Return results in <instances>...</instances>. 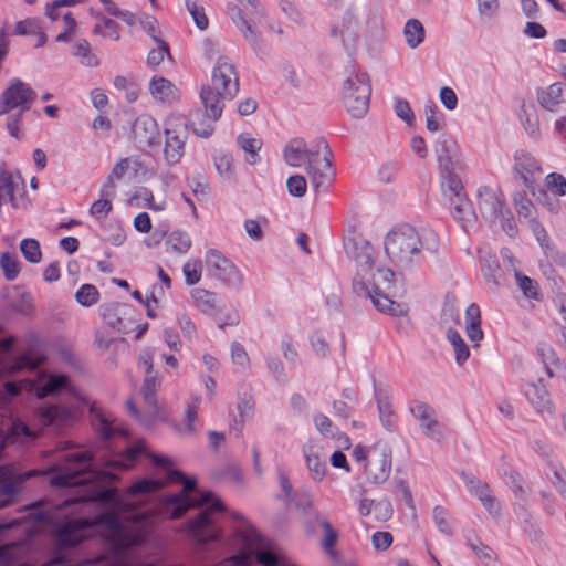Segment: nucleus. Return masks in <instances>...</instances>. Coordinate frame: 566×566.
Listing matches in <instances>:
<instances>
[{
  "mask_svg": "<svg viewBox=\"0 0 566 566\" xmlns=\"http://www.w3.org/2000/svg\"><path fill=\"white\" fill-rule=\"evenodd\" d=\"M94 502L102 506L103 512L92 520H65L53 524V514L41 509L36 504L30 507L28 517L32 520L33 526H25L27 538L21 542L0 546L1 566H30L25 559L31 551V539L39 532L51 527L56 536V541L62 546H75L91 535L93 526L101 527L103 535L112 544L116 553L143 542V534L139 524L129 522L123 517L124 513H129L135 506L126 502L116 493L115 489H99L94 485H87L76 494L69 495L57 509Z\"/></svg>",
  "mask_w": 566,
  "mask_h": 566,
  "instance_id": "f257e3e1",
  "label": "nucleus"
},
{
  "mask_svg": "<svg viewBox=\"0 0 566 566\" xmlns=\"http://www.w3.org/2000/svg\"><path fill=\"white\" fill-rule=\"evenodd\" d=\"M438 233L431 228L417 229L399 224L388 231L384 239L385 253L390 263L400 270H412L424 261L426 255L439 251Z\"/></svg>",
  "mask_w": 566,
  "mask_h": 566,
  "instance_id": "7ed1b4c3",
  "label": "nucleus"
},
{
  "mask_svg": "<svg viewBox=\"0 0 566 566\" xmlns=\"http://www.w3.org/2000/svg\"><path fill=\"white\" fill-rule=\"evenodd\" d=\"M476 203L481 217L491 226L499 222L502 229L513 237L516 227L513 216L507 207L503 193L490 186H482L476 190Z\"/></svg>",
  "mask_w": 566,
  "mask_h": 566,
  "instance_id": "f8f14e48",
  "label": "nucleus"
},
{
  "mask_svg": "<svg viewBox=\"0 0 566 566\" xmlns=\"http://www.w3.org/2000/svg\"><path fill=\"white\" fill-rule=\"evenodd\" d=\"M514 276L516 279V284L518 289L522 291L525 297L532 300L539 298L538 285L534 280H532L527 275H524L520 271H515Z\"/></svg>",
  "mask_w": 566,
  "mask_h": 566,
  "instance_id": "864d4df0",
  "label": "nucleus"
},
{
  "mask_svg": "<svg viewBox=\"0 0 566 566\" xmlns=\"http://www.w3.org/2000/svg\"><path fill=\"white\" fill-rule=\"evenodd\" d=\"M156 126L157 124L151 116H138L132 126V134L134 139L139 144H151Z\"/></svg>",
  "mask_w": 566,
  "mask_h": 566,
  "instance_id": "2f4dec72",
  "label": "nucleus"
},
{
  "mask_svg": "<svg viewBox=\"0 0 566 566\" xmlns=\"http://www.w3.org/2000/svg\"><path fill=\"white\" fill-rule=\"evenodd\" d=\"M179 485V516L192 509L200 510L197 516L188 522L190 535L201 545L218 541L220 531L214 523L217 516L226 511L220 497L213 492L200 491L197 488V479L180 471Z\"/></svg>",
  "mask_w": 566,
  "mask_h": 566,
  "instance_id": "f03ea898",
  "label": "nucleus"
},
{
  "mask_svg": "<svg viewBox=\"0 0 566 566\" xmlns=\"http://www.w3.org/2000/svg\"><path fill=\"white\" fill-rule=\"evenodd\" d=\"M190 297L192 305L206 315L214 316L221 312V302L214 292L195 287L190 291Z\"/></svg>",
  "mask_w": 566,
  "mask_h": 566,
  "instance_id": "cd10ccee",
  "label": "nucleus"
},
{
  "mask_svg": "<svg viewBox=\"0 0 566 566\" xmlns=\"http://www.w3.org/2000/svg\"><path fill=\"white\" fill-rule=\"evenodd\" d=\"M525 395L527 400L534 406L537 412L554 416V403L551 399L548 390L546 389V386L541 379L530 382L525 390Z\"/></svg>",
  "mask_w": 566,
  "mask_h": 566,
  "instance_id": "bb28decb",
  "label": "nucleus"
},
{
  "mask_svg": "<svg viewBox=\"0 0 566 566\" xmlns=\"http://www.w3.org/2000/svg\"><path fill=\"white\" fill-rule=\"evenodd\" d=\"M499 474L505 479V484L510 488L514 496L521 502L514 506V512L517 515H524L525 522L530 523V527L533 532L532 541H541L544 536L542 530L531 523L532 514L526 509V503L532 496L533 490L525 479L514 469L509 467L503 460V463L499 468Z\"/></svg>",
  "mask_w": 566,
  "mask_h": 566,
  "instance_id": "f3484780",
  "label": "nucleus"
},
{
  "mask_svg": "<svg viewBox=\"0 0 566 566\" xmlns=\"http://www.w3.org/2000/svg\"><path fill=\"white\" fill-rule=\"evenodd\" d=\"M182 274L188 285L197 284L202 276V261L200 259H189L182 265Z\"/></svg>",
  "mask_w": 566,
  "mask_h": 566,
  "instance_id": "603ef678",
  "label": "nucleus"
},
{
  "mask_svg": "<svg viewBox=\"0 0 566 566\" xmlns=\"http://www.w3.org/2000/svg\"><path fill=\"white\" fill-rule=\"evenodd\" d=\"M347 256L356 264V273L353 279L354 293H367L364 286L365 279H369L375 266V250L369 241L361 237H352L344 241Z\"/></svg>",
  "mask_w": 566,
  "mask_h": 566,
  "instance_id": "4468645a",
  "label": "nucleus"
},
{
  "mask_svg": "<svg viewBox=\"0 0 566 566\" xmlns=\"http://www.w3.org/2000/svg\"><path fill=\"white\" fill-rule=\"evenodd\" d=\"M96 427L104 439H112L117 434H124V430L115 428L112 420L103 412H96Z\"/></svg>",
  "mask_w": 566,
  "mask_h": 566,
  "instance_id": "13d9d810",
  "label": "nucleus"
},
{
  "mask_svg": "<svg viewBox=\"0 0 566 566\" xmlns=\"http://www.w3.org/2000/svg\"><path fill=\"white\" fill-rule=\"evenodd\" d=\"M238 536L241 538L243 547L238 554L226 558L224 564L248 566L254 556L258 563L263 566L277 565V555L271 548L263 547L261 537L254 530L240 532Z\"/></svg>",
  "mask_w": 566,
  "mask_h": 566,
  "instance_id": "dca6fc26",
  "label": "nucleus"
},
{
  "mask_svg": "<svg viewBox=\"0 0 566 566\" xmlns=\"http://www.w3.org/2000/svg\"><path fill=\"white\" fill-rule=\"evenodd\" d=\"M213 164L218 174L227 180L234 177L233 158L229 153L218 151L213 155Z\"/></svg>",
  "mask_w": 566,
  "mask_h": 566,
  "instance_id": "09e8293b",
  "label": "nucleus"
},
{
  "mask_svg": "<svg viewBox=\"0 0 566 566\" xmlns=\"http://www.w3.org/2000/svg\"><path fill=\"white\" fill-rule=\"evenodd\" d=\"M0 266L3 271L4 277L8 281L15 280L20 273V265L17 258L12 256L8 252L2 254Z\"/></svg>",
  "mask_w": 566,
  "mask_h": 566,
  "instance_id": "052dcab7",
  "label": "nucleus"
},
{
  "mask_svg": "<svg viewBox=\"0 0 566 566\" xmlns=\"http://www.w3.org/2000/svg\"><path fill=\"white\" fill-rule=\"evenodd\" d=\"M441 175V189L444 197L449 199H453L455 197H460L465 195L463 192V186L460 178L455 175V171H450L449 174L446 171L440 172Z\"/></svg>",
  "mask_w": 566,
  "mask_h": 566,
  "instance_id": "a18cd8bd",
  "label": "nucleus"
},
{
  "mask_svg": "<svg viewBox=\"0 0 566 566\" xmlns=\"http://www.w3.org/2000/svg\"><path fill=\"white\" fill-rule=\"evenodd\" d=\"M238 92L235 65L228 56H220L212 69L211 81L201 86L199 96L224 108L226 102L232 101Z\"/></svg>",
  "mask_w": 566,
  "mask_h": 566,
  "instance_id": "1a4fd4ad",
  "label": "nucleus"
},
{
  "mask_svg": "<svg viewBox=\"0 0 566 566\" xmlns=\"http://www.w3.org/2000/svg\"><path fill=\"white\" fill-rule=\"evenodd\" d=\"M142 454L149 455L154 464L158 467L160 471L155 476L142 479L133 483L127 491L129 496L154 493L167 483L172 482L177 475V471L172 468V462L164 457L148 453L147 446L144 441L132 444L125 453L120 454L115 460L108 461L107 465L115 470H128L133 468L136 460Z\"/></svg>",
  "mask_w": 566,
  "mask_h": 566,
  "instance_id": "39448f33",
  "label": "nucleus"
},
{
  "mask_svg": "<svg viewBox=\"0 0 566 566\" xmlns=\"http://www.w3.org/2000/svg\"><path fill=\"white\" fill-rule=\"evenodd\" d=\"M235 144L244 151L247 155L245 161L247 164L254 166L261 161V157L259 155L260 149L263 146V142L260 138L252 137L249 133H241L235 138Z\"/></svg>",
  "mask_w": 566,
  "mask_h": 566,
  "instance_id": "473e14b6",
  "label": "nucleus"
},
{
  "mask_svg": "<svg viewBox=\"0 0 566 566\" xmlns=\"http://www.w3.org/2000/svg\"><path fill=\"white\" fill-rule=\"evenodd\" d=\"M283 158L291 167H305L316 193L326 192L335 178L332 166L333 154L326 140L319 139L308 146L303 138L291 139L283 149Z\"/></svg>",
  "mask_w": 566,
  "mask_h": 566,
  "instance_id": "20e7f679",
  "label": "nucleus"
},
{
  "mask_svg": "<svg viewBox=\"0 0 566 566\" xmlns=\"http://www.w3.org/2000/svg\"><path fill=\"white\" fill-rule=\"evenodd\" d=\"M98 298L99 292L93 284H83L75 293L76 302L84 307L96 304Z\"/></svg>",
  "mask_w": 566,
  "mask_h": 566,
  "instance_id": "5fc2aeb1",
  "label": "nucleus"
},
{
  "mask_svg": "<svg viewBox=\"0 0 566 566\" xmlns=\"http://www.w3.org/2000/svg\"><path fill=\"white\" fill-rule=\"evenodd\" d=\"M186 8H187L189 14L191 15L197 28L200 30H206L208 28L209 21L205 13L203 8L190 0H186Z\"/></svg>",
  "mask_w": 566,
  "mask_h": 566,
  "instance_id": "338daca9",
  "label": "nucleus"
},
{
  "mask_svg": "<svg viewBox=\"0 0 566 566\" xmlns=\"http://www.w3.org/2000/svg\"><path fill=\"white\" fill-rule=\"evenodd\" d=\"M36 98V92L20 78H11L0 95V116L9 114L7 129L9 134L19 138V123L22 114L27 112Z\"/></svg>",
  "mask_w": 566,
  "mask_h": 566,
  "instance_id": "6e6552de",
  "label": "nucleus"
},
{
  "mask_svg": "<svg viewBox=\"0 0 566 566\" xmlns=\"http://www.w3.org/2000/svg\"><path fill=\"white\" fill-rule=\"evenodd\" d=\"M227 11L244 40L250 43L254 51L260 50L262 48V40L254 22H251L244 17L243 10L238 4L229 3Z\"/></svg>",
  "mask_w": 566,
  "mask_h": 566,
  "instance_id": "393cba45",
  "label": "nucleus"
},
{
  "mask_svg": "<svg viewBox=\"0 0 566 566\" xmlns=\"http://www.w3.org/2000/svg\"><path fill=\"white\" fill-rule=\"evenodd\" d=\"M424 116L427 129L431 133L438 132L440 128V120L442 115L433 102H428L424 105Z\"/></svg>",
  "mask_w": 566,
  "mask_h": 566,
  "instance_id": "0e129e2a",
  "label": "nucleus"
},
{
  "mask_svg": "<svg viewBox=\"0 0 566 566\" xmlns=\"http://www.w3.org/2000/svg\"><path fill=\"white\" fill-rule=\"evenodd\" d=\"M380 31V19L376 14L349 7L331 28V36L338 40L344 50L352 52L361 39L378 35Z\"/></svg>",
  "mask_w": 566,
  "mask_h": 566,
  "instance_id": "0eeeda50",
  "label": "nucleus"
},
{
  "mask_svg": "<svg viewBox=\"0 0 566 566\" xmlns=\"http://www.w3.org/2000/svg\"><path fill=\"white\" fill-rule=\"evenodd\" d=\"M564 88L562 84H551L546 90H542L537 93V101L539 105L547 109L554 111V108L564 101Z\"/></svg>",
  "mask_w": 566,
  "mask_h": 566,
  "instance_id": "4c0bfd02",
  "label": "nucleus"
},
{
  "mask_svg": "<svg viewBox=\"0 0 566 566\" xmlns=\"http://www.w3.org/2000/svg\"><path fill=\"white\" fill-rule=\"evenodd\" d=\"M371 86L365 72H352L343 84V103L352 117L363 118L369 108Z\"/></svg>",
  "mask_w": 566,
  "mask_h": 566,
  "instance_id": "2eb2a0df",
  "label": "nucleus"
},
{
  "mask_svg": "<svg viewBox=\"0 0 566 566\" xmlns=\"http://www.w3.org/2000/svg\"><path fill=\"white\" fill-rule=\"evenodd\" d=\"M311 347L319 358H325L329 354V345L321 332H314L310 336Z\"/></svg>",
  "mask_w": 566,
  "mask_h": 566,
  "instance_id": "774afa93",
  "label": "nucleus"
},
{
  "mask_svg": "<svg viewBox=\"0 0 566 566\" xmlns=\"http://www.w3.org/2000/svg\"><path fill=\"white\" fill-rule=\"evenodd\" d=\"M151 96L161 103H171L174 84L164 77H153L149 83Z\"/></svg>",
  "mask_w": 566,
  "mask_h": 566,
  "instance_id": "79ce46f5",
  "label": "nucleus"
},
{
  "mask_svg": "<svg viewBox=\"0 0 566 566\" xmlns=\"http://www.w3.org/2000/svg\"><path fill=\"white\" fill-rule=\"evenodd\" d=\"M40 419L45 426H63L69 420L70 411L60 406H46L40 408Z\"/></svg>",
  "mask_w": 566,
  "mask_h": 566,
  "instance_id": "58836bf2",
  "label": "nucleus"
},
{
  "mask_svg": "<svg viewBox=\"0 0 566 566\" xmlns=\"http://www.w3.org/2000/svg\"><path fill=\"white\" fill-rule=\"evenodd\" d=\"M230 358L238 373H245L250 368V357L243 345L237 340L230 345Z\"/></svg>",
  "mask_w": 566,
  "mask_h": 566,
  "instance_id": "de8ad7c7",
  "label": "nucleus"
},
{
  "mask_svg": "<svg viewBox=\"0 0 566 566\" xmlns=\"http://www.w3.org/2000/svg\"><path fill=\"white\" fill-rule=\"evenodd\" d=\"M410 413L419 421L420 429L427 438L436 442L442 440L443 432L431 406L423 401H415L410 407Z\"/></svg>",
  "mask_w": 566,
  "mask_h": 566,
  "instance_id": "4be33fe9",
  "label": "nucleus"
},
{
  "mask_svg": "<svg viewBox=\"0 0 566 566\" xmlns=\"http://www.w3.org/2000/svg\"><path fill=\"white\" fill-rule=\"evenodd\" d=\"M93 458L87 451H75L64 458L61 470L51 478L53 486H76L88 482L97 475L91 471Z\"/></svg>",
  "mask_w": 566,
  "mask_h": 566,
  "instance_id": "ddd939ff",
  "label": "nucleus"
},
{
  "mask_svg": "<svg viewBox=\"0 0 566 566\" xmlns=\"http://www.w3.org/2000/svg\"><path fill=\"white\" fill-rule=\"evenodd\" d=\"M92 32L95 35H99L112 41H119L120 39L119 24L115 20L99 14L97 15V22L95 23Z\"/></svg>",
  "mask_w": 566,
  "mask_h": 566,
  "instance_id": "c03bdc74",
  "label": "nucleus"
},
{
  "mask_svg": "<svg viewBox=\"0 0 566 566\" xmlns=\"http://www.w3.org/2000/svg\"><path fill=\"white\" fill-rule=\"evenodd\" d=\"M203 109L193 108L188 115L186 128H190L193 134L200 138H209L214 132L217 122L221 118L223 109L219 104H214L200 97Z\"/></svg>",
  "mask_w": 566,
  "mask_h": 566,
  "instance_id": "a211bd4d",
  "label": "nucleus"
},
{
  "mask_svg": "<svg viewBox=\"0 0 566 566\" xmlns=\"http://www.w3.org/2000/svg\"><path fill=\"white\" fill-rule=\"evenodd\" d=\"M394 272L390 269L373 268V274L365 279L364 286L367 293H355L357 296L368 298L373 305L380 312L402 316L408 312L405 303H398L389 297L394 284Z\"/></svg>",
  "mask_w": 566,
  "mask_h": 566,
  "instance_id": "9b49d317",
  "label": "nucleus"
},
{
  "mask_svg": "<svg viewBox=\"0 0 566 566\" xmlns=\"http://www.w3.org/2000/svg\"><path fill=\"white\" fill-rule=\"evenodd\" d=\"M38 437L35 430L30 429L25 423L21 421H13L4 437L0 432V451L9 443L21 442L24 443L30 440H34ZM44 471L30 470L25 473H18L13 465L0 467V509L7 506L12 496L17 492L19 484L23 483L28 479L44 474Z\"/></svg>",
  "mask_w": 566,
  "mask_h": 566,
  "instance_id": "423d86ee",
  "label": "nucleus"
},
{
  "mask_svg": "<svg viewBox=\"0 0 566 566\" xmlns=\"http://www.w3.org/2000/svg\"><path fill=\"white\" fill-rule=\"evenodd\" d=\"M465 334L473 347H479L484 334L481 328V311L475 303H471L465 310Z\"/></svg>",
  "mask_w": 566,
  "mask_h": 566,
  "instance_id": "7c9ffc66",
  "label": "nucleus"
},
{
  "mask_svg": "<svg viewBox=\"0 0 566 566\" xmlns=\"http://www.w3.org/2000/svg\"><path fill=\"white\" fill-rule=\"evenodd\" d=\"M403 36L410 49H417L426 38L423 24L418 19H409L405 23Z\"/></svg>",
  "mask_w": 566,
  "mask_h": 566,
  "instance_id": "a19ab883",
  "label": "nucleus"
},
{
  "mask_svg": "<svg viewBox=\"0 0 566 566\" xmlns=\"http://www.w3.org/2000/svg\"><path fill=\"white\" fill-rule=\"evenodd\" d=\"M447 339L453 348L455 364L460 367L463 366L470 357V349L468 345L461 335L453 329H448Z\"/></svg>",
  "mask_w": 566,
  "mask_h": 566,
  "instance_id": "49530a36",
  "label": "nucleus"
},
{
  "mask_svg": "<svg viewBox=\"0 0 566 566\" xmlns=\"http://www.w3.org/2000/svg\"><path fill=\"white\" fill-rule=\"evenodd\" d=\"M513 170L516 178L536 196V184L543 175L541 163L532 154L518 150L514 155Z\"/></svg>",
  "mask_w": 566,
  "mask_h": 566,
  "instance_id": "412c9836",
  "label": "nucleus"
},
{
  "mask_svg": "<svg viewBox=\"0 0 566 566\" xmlns=\"http://www.w3.org/2000/svg\"><path fill=\"white\" fill-rule=\"evenodd\" d=\"M138 368L144 373L143 386L140 389L146 413H142L134 401L129 399L126 402L129 413L144 426H150L158 415L156 392L161 385L158 373L154 369V353L151 349H145L138 357Z\"/></svg>",
  "mask_w": 566,
  "mask_h": 566,
  "instance_id": "9d476101",
  "label": "nucleus"
},
{
  "mask_svg": "<svg viewBox=\"0 0 566 566\" xmlns=\"http://www.w3.org/2000/svg\"><path fill=\"white\" fill-rule=\"evenodd\" d=\"M313 422L317 431L324 437L334 438L338 433L337 428L333 424L331 419L324 413H314Z\"/></svg>",
  "mask_w": 566,
  "mask_h": 566,
  "instance_id": "680f3d73",
  "label": "nucleus"
},
{
  "mask_svg": "<svg viewBox=\"0 0 566 566\" xmlns=\"http://www.w3.org/2000/svg\"><path fill=\"white\" fill-rule=\"evenodd\" d=\"M391 450L385 443H376L370 451V459L364 465L367 482L379 485L385 483L391 472Z\"/></svg>",
  "mask_w": 566,
  "mask_h": 566,
  "instance_id": "aec40b11",
  "label": "nucleus"
},
{
  "mask_svg": "<svg viewBox=\"0 0 566 566\" xmlns=\"http://www.w3.org/2000/svg\"><path fill=\"white\" fill-rule=\"evenodd\" d=\"M199 423L198 411L195 406H187L185 411V422L179 427V434L188 438H195L198 434L197 424Z\"/></svg>",
  "mask_w": 566,
  "mask_h": 566,
  "instance_id": "3c124183",
  "label": "nucleus"
},
{
  "mask_svg": "<svg viewBox=\"0 0 566 566\" xmlns=\"http://www.w3.org/2000/svg\"><path fill=\"white\" fill-rule=\"evenodd\" d=\"M545 184L547 189L554 196H565L566 195V179L563 175L557 172L548 174L545 178Z\"/></svg>",
  "mask_w": 566,
  "mask_h": 566,
  "instance_id": "69168bd1",
  "label": "nucleus"
},
{
  "mask_svg": "<svg viewBox=\"0 0 566 566\" xmlns=\"http://www.w3.org/2000/svg\"><path fill=\"white\" fill-rule=\"evenodd\" d=\"M132 164L135 166L139 165L138 160H132L130 158H119L109 175L107 176L106 180L103 182L99 193L107 197H115L116 196V180H122L124 176L128 172V170L132 168Z\"/></svg>",
  "mask_w": 566,
  "mask_h": 566,
  "instance_id": "c756f323",
  "label": "nucleus"
},
{
  "mask_svg": "<svg viewBox=\"0 0 566 566\" xmlns=\"http://www.w3.org/2000/svg\"><path fill=\"white\" fill-rule=\"evenodd\" d=\"M72 54L77 57L82 65L87 67H96L99 60L93 53L91 44L85 39H77L72 46Z\"/></svg>",
  "mask_w": 566,
  "mask_h": 566,
  "instance_id": "37998d69",
  "label": "nucleus"
},
{
  "mask_svg": "<svg viewBox=\"0 0 566 566\" xmlns=\"http://www.w3.org/2000/svg\"><path fill=\"white\" fill-rule=\"evenodd\" d=\"M237 409H238L239 417H240V423L238 424L235 422L233 428L238 431V433H241L243 422L245 420L250 419L254 411V400H253L252 396L247 395V394L240 395L238 397Z\"/></svg>",
  "mask_w": 566,
  "mask_h": 566,
  "instance_id": "8fccbe9b",
  "label": "nucleus"
},
{
  "mask_svg": "<svg viewBox=\"0 0 566 566\" xmlns=\"http://www.w3.org/2000/svg\"><path fill=\"white\" fill-rule=\"evenodd\" d=\"M282 77L294 88L302 86L301 71L287 61H283L279 65Z\"/></svg>",
  "mask_w": 566,
  "mask_h": 566,
  "instance_id": "4d7b16f0",
  "label": "nucleus"
},
{
  "mask_svg": "<svg viewBox=\"0 0 566 566\" xmlns=\"http://www.w3.org/2000/svg\"><path fill=\"white\" fill-rule=\"evenodd\" d=\"M206 264L209 274L222 284L239 289L243 283V275L233 262L220 251L211 249L206 254Z\"/></svg>",
  "mask_w": 566,
  "mask_h": 566,
  "instance_id": "6ab92c4d",
  "label": "nucleus"
},
{
  "mask_svg": "<svg viewBox=\"0 0 566 566\" xmlns=\"http://www.w3.org/2000/svg\"><path fill=\"white\" fill-rule=\"evenodd\" d=\"M460 476L469 493L475 496L480 502L484 501V499H489L494 494L485 481L478 479L472 473L462 472Z\"/></svg>",
  "mask_w": 566,
  "mask_h": 566,
  "instance_id": "e433bc0d",
  "label": "nucleus"
},
{
  "mask_svg": "<svg viewBox=\"0 0 566 566\" xmlns=\"http://www.w3.org/2000/svg\"><path fill=\"white\" fill-rule=\"evenodd\" d=\"M60 390L71 391L69 378L65 375H50L45 382L36 388V396L44 398L55 395Z\"/></svg>",
  "mask_w": 566,
  "mask_h": 566,
  "instance_id": "ea45409f",
  "label": "nucleus"
},
{
  "mask_svg": "<svg viewBox=\"0 0 566 566\" xmlns=\"http://www.w3.org/2000/svg\"><path fill=\"white\" fill-rule=\"evenodd\" d=\"M104 321L113 328L122 333L129 332V324L126 322L136 314L135 308L126 303L104 304L99 308Z\"/></svg>",
  "mask_w": 566,
  "mask_h": 566,
  "instance_id": "5701e85b",
  "label": "nucleus"
},
{
  "mask_svg": "<svg viewBox=\"0 0 566 566\" xmlns=\"http://www.w3.org/2000/svg\"><path fill=\"white\" fill-rule=\"evenodd\" d=\"M432 517H433V522L436 524V526L438 527V530L447 535V536H451L452 535V527H451V524L449 522L450 520V515H449V512L442 507V506H434L433 507V511H432Z\"/></svg>",
  "mask_w": 566,
  "mask_h": 566,
  "instance_id": "bf43d9fd",
  "label": "nucleus"
},
{
  "mask_svg": "<svg viewBox=\"0 0 566 566\" xmlns=\"http://www.w3.org/2000/svg\"><path fill=\"white\" fill-rule=\"evenodd\" d=\"M480 262L481 271L486 283L493 289L499 287L502 284L503 274L500 270L495 255L491 253L481 255Z\"/></svg>",
  "mask_w": 566,
  "mask_h": 566,
  "instance_id": "c9c22d12",
  "label": "nucleus"
},
{
  "mask_svg": "<svg viewBox=\"0 0 566 566\" xmlns=\"http://www.w3.org/2000/svg\"><path fill=\"white\" fill-rule=\"evenodd\" d=\"M434 151L440 172L455 171L459 163L460 150L451 137L442 135L437 139Z\"/></svg>",
  "mask_w": 566,
  "mask_h": 566,
  "instance_id": "b1692460",
  "label": "nucleus"
},
{
  "mask_svg": "<svg viewBox=\"0 0 566 566\" xmlns=\"http://www.w3.org/2000/svg\"><path fill=\"white\" fill-rule=\"evenodd\" d=\"M165 148L164 155L169 164L177 163V118L170 115L164 123Z\"/></svg>",
  "mask_w": 566,
  "mask_h": 566,
  "instance_id": "72a5a7b5",
  "label": "nucleus"
},
{
  "mask_svg": "<svg viewBox=\"0 0 566 566\" xmlns=\"http://www.w3.org/2000/svg\"><path fill=\"white\" fill-rule=\"evenodd\" d=\"M305 510L308 511V514L323 528L325 536L322 542V546L326 552H331L337 542V532L333 528L332 524L329 523L326 516L322 515L318 511L313 509L311 501L307 502Z\"/></svg>",
  "mask_w": 566,
  "mask_h": 566,
  "instance_id": "f704fd0d",
  "label": "nucleus"
},
{
  "mask_svg": "<svg viewBox=\"0 0 566 566\" xmlns=\"http://www.w3.org/2000/svg\"><path fill=\"white\" fill-rule=\"evenodd\" d=\"M20 251L30 263H39L41 261L40 243L35 239H23L20 242Z\"/></svg>",
  "mask_w": 566,
  "mask_h": 566,
  "instance_id": "6e6d98bb",
  "label": "nucleus"
},
{
  "mask_svg": "<svg viewBox=\"0 0 566 566\" xmlns=\"http://www.w3.org/2000/svg\"><path fill=\"white\" fill-rule=\"evenodd\" d=\"M303 454L311 479L321 482L327 471L326 452L319 444L311 441L303 447Z\"/></svg>",
  "mask_w": 566,
  "mask_h": 566,
  "instance_id": "a878e982",
  "label": "nucleus"
},
{
  "mask_svg": "<svg viewBox=\"0 0 566 566\" xmlns=\"http://www.w3.org/2000/svg\"><path fill=\"white\" fill-rule=\"evenodd\" d=\"M99 196L101 198L93 202L90 208V214L97 220L104 219L111 212L113 207L112 200L115 198L103 196L101 193Z\"/></svg>",
  "mask_w": 566,
  "mask_h": 566,
  "instance_id": "e2e57ef3",
  "label": "nucleus"
},
{
  "mask_svg": "<svg viewBox=\"0 0 566 566\" xmlns=\"http://www.w3.org/2000/svg\"><path fill=\"white\" fill-rule=\"evenodd\" d=\"M452 217L461 224L464 231L472 228L476 221V214L471 209L470 201L465 195L449 199Z\"/></svg>",
  "mask_w": 566,
  "mask_h": 566,
  "instance_id": "c85d7f7f",
  "label": "nucleus"
}]
</instances>
